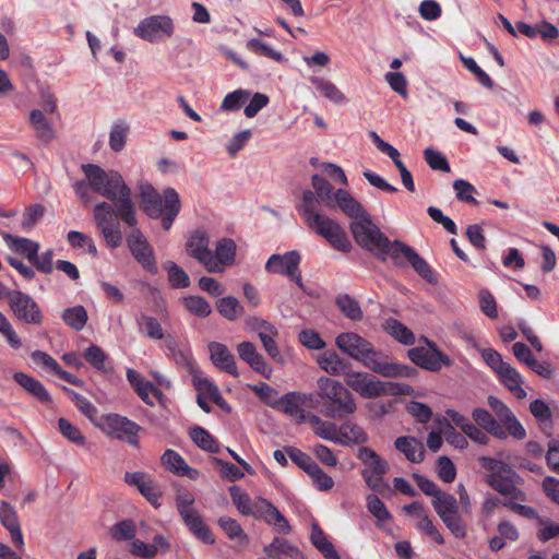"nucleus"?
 <instances>
[{
    "mask_svg": "<svg viewBox=\"0 0 559 559\" xmlns=\"http://www.w3.org/2000/svg\"><path fill=\"white\" fill-rule=\"evenodd\" d=\"M95 425L108 437L127 441L131 445L139 443L138 435L141 427L124 416L114 413L106 414Z\"/></svg>",
    "mask_w": 559,
    "mask_h": 559,
    "instance_id": "obj_11",
    "label": "nucleus"
},
{
    "mask_svg": "<svg viewBox=\"0 0 559 559\" xmlns=\"http://www.w3.org/2000/svg\"><path fill=\"white\" fill-rule=\"evenodd\" d=\"M237 353L245 362H247L255 372L269 379L272 369L265 364L263 356L258 353L257 347L251 342H241L237 345Z\"/></svg>",
    "mask_w": 559,
    "mask_h": 559,
    "instance_id": "obj_23",
    "label": "nucleus"
},
{
    "mask_svg": "<svg viewBox=\"0 0 559 559\" xmlns=\"http://www.w3.org/2000/svg\"><path fill=\"white\" fill-rule=\"evenodd\" d=\"M1 236L11 250L24 255L29 263L39 251V243L29 238L13 236L9 233H1Z\"/></svg>",
    "mask_w": 559,
    "mask_h": 559,
    "instance_id": "obj_26",
    "label": "nucleus"
},
{
    "mask_svg": "<svg viewBox=\"0 0 559 559\" xmlns=\"http://www.w3.org/2000/svg\"><path fill=\"white\" fill-rule=\"evenodd\" d=\"M236 254V243L234 240L229 238L221 239L215 248V252H213L214 261L217 263L218 271L216 273H222L224 271L225 265H230L234 263Z\"/></svg>",
    "mask_w": 559,
    "mask_h": 559,
    "instance_id": "obj_33",
    "label": "nucleus"
},
{
    "mask_svg": "<svg viewBox=\"0 0 559 559\" xmlns=\"http://www.w3.org/2000/svg\"><path fill=\"white\" fill-rule=\"evenodd\" d=\"M367 508L378 520V523L388 522L392 518L385 504L376 495H369L367 497Z\"/></svg>",
    "mask_w": 559,
    "mask_h": 559,
    "instance_id": "obj_63",
    "label": "nucleus"
},
{
    "mask_svg": "<svg viewBox=\"0 0 559 559\" xmlns=\"http://www.w3.org/2000/svg\"><path fill=\"white\" fill-rule=\"evenodd\" d=\"M247 48L250 51H252L259 56H264V57L271 58L277 62H281L284 60V56L280 51L274 50L273 48L267 46L265 43H263L262 40L257 39V38H252V39L248 40Z\"/></svg>",
    "mask_w": 559,
    "mask_h": 559,
    "instance_id": "obj_59",
    "label": "nucleus"
},
{
    "mask_svg": "<svg viewBox=\"0 0 559 559\" xmlns=\"http://www.w3.org/2000/svg\"><path fill=\"white\" fill-rule=\"evenodd\" d=\"M386 332L404 345H413L415 343L414 333L403 323L395 319L385 322Z\"/></svg>",
    "mask_w": 559,
    "mask_h": 559,
    "instance_id": "obj_45",
    "label": "nucleus"
},
{
    "mask_svg": "<svg viewBox=\"0 0 559 559\" xmlns=\"http://www.w3.org/2000/svg\"><path fill=\"white\" fill-rule=\"evenodd\" d=\"M346 384L364 399H376L383 394H405L408 386L395 382H382L366 372L349 371L345 378Z\"/></svg>",
    "mask_w": 559,
    "mask_h": 559,
    "instance_id": "obj_8",
    "label": "nucleus"
},
{
    "mask_svg": "<svg viewBox=\"0 0 559 559\" xmlns=\"http://www.w3.org/2000/svg\"><path fill=\"white\" fill-rule=\"evenodd\" d=\"M61 318L71 329L74 331H81L84 329L88 316L85 308L79 305L64 309Z\"/></svg>",
    "mask_w": 559,
    "mask_h": 559,
    "instance_id": "obj_42",
    "label": "nucleus"
},
{
    "mask_svg": "<svg viewBox=\"0 0 559 559\" xmlns=\"http://www.w3.org/2000/svg\"><path fill=\"white\" fill-rule=\"evenodd\" d=\"M406 251L408 253L406 260L412 265V267L418 273V275H420L429 283H435L436 277L426 260L421 258L413 248L407 249Z\"/></svg>",
    "mask_w": 559,
    "mask_h": 559,
    "instance_id": "obj_49",
    "label": "nucleus"
},
{
    "mask_svg": "<svg viewBox=\"0 0 559 559\" xmlns=\"http://www.w3.org/2000/svg\"><path fill=\"white\" fill-rule=\"evenodd\" d=\"M335 343L349 357L362 362L370 370L388 378H411L417 371L411 366L389 362L374 350L370 342L353 332L341 333Z\"/></svg>",
    "mask_w": 559,
    "mask_h": 559,
    "instance_id": "obj_3",
    "label": "nucleus"
},
{
    "mask_svg": "<svg viewBox=\"0 0 559 559\" xmlns=\"http://www.w3.org/2000/svg\"><path fill=\"white\" fill-rule=\"evenodd\" d=\"M307 420L313 426V431L318 437L335 443L346 444V441L338 436L335 424L324 421L314 414H309Z\"/></svg>",
    "mask_w": 559,
    "mask_h": 559,
    "instance_id": "obj_32",
    "label": "nucleus"
},
{
    "mask_svg": "<svg viewBox=\"0 0 559 559\" xmlns=\"http://www.w3.org/2000/svg\"><path fill=\"white\" fill-rule=\"evenodd\" d=\"M425 342L427 347L418 346L408 350V357L416 366L438 372L443 366L450 367L453 365L451 358L440 352L433 342L427 338Z\"/></svg>",
    "mask_w": 559,
    "mask_h": 559,
    "instance_id": "obj_14",
    "label": "nucleus"
},
{
    "mask_svg": "<svg viewBox=\"0 0 559 559\" xmlns=\"http://www.w3.org/2000/svg\"><path fill=\"white\" fill-rule=\"evenodd\" d=\"M13 379L23 390H25L28 394L37 399L39 402H51L50 394L39 380L21 371L14 372Z\"/></svg>",
    "mask_w": 559,
    "mask_h": 559,
    "instance_id": "obj_25",
    "label": "nucleus"
},
{
    "mask_svg": "<svg viewBox=\"0 0 559 559\" xmlns=\"http://www.w3.org/2000/svg\"><path fill=\"white\" fill-rule=\"evenodd\" d=\"M209 237L203 230H195L189 237L186 248L190 257L198 260L207 272L215 273L219 269L214 261L213 252L209 249Z\"/></svg>",
    "mask_w": 559,
    "mask_h": 559,
    "instance_id": "obj_17",
    "label": "nucleus"
},
{
    "mask_svg": "<svg viewBox=\"0 0 559 559\" xmlns=\"http://www.w3.org/2000/svg\"><path fill=\"white\" fill-rule=\"evenodd\" d=\"M84 358L93 368L100 372L106 373L111 370L108 355L97 345L88 346L84 350Z\"/></svg>",
    "mask_w": 559,
    "mask_h": 559,
    "instance_id": "obj_38",
    "label": "nucleus"
},
{
    "mask_svg": "<svg viewBox=\"0 0 559 559\" xmlns=\"http://www.w3.org/2000/svg\"><path fill=\"white\" fill-rule=\"evenodd\" d=\"M300 259V254L297 251L272 254L265 263V271L272 274L295 276Z\"/></svg>",
    "mask_w": 559,
    "mask_h": 559,
    "instance_id": "obj_18",
    "label": "nucleus"
},
{
    "mask_svg": "<svg viewBox=\"0 0 559 559\" xmlns=\"http://www.w3.org/2000/svg\"><path fill=\"white\" fill-rule=\"evenodd\" d=\"M439 428L444 436L445 441L451 445L460 450H463L467 447L468 443L465 436L456 431L447 418L439 420Z\"/></svg>",
    "mask_w": 559,
    "mask_h": 559,
    "instance_id": "obj_52",
    "label": "nucleus"
},
{
    "mask_svg": "<svg viewBox=\"0 0 559 559\" xmlns=\"http://www.w3.org/2000/svg\"><path fill=\"white\" fill-rule=\"evenodd\" d=\"M478 461L486 471V484L507 498L502 503L506 508L526 519H540L533 507L522 504L527 500L525 491L520 488L524 479L512 467L501 460L489 456H480Z\"/></svg>",
    "mask_w": 559,
    "mask_h": 559,
    "instance_id": "obj_2",
    "label": "nucleus"
},
{
    "mask_svg": "<svg viewBox=\"0 0 559 559\" xmlns=\"http://www.w3.org/2000/svg\"><path fill=\"white\" fill-rule=\"evenodd\" d=\"M135 392L145 404L151 406L154 405L152 397L156 399L160 404H163L165 400L163 392L150 381L141 384V386L135 390Z\"/></svg>",
    "mask_w": 559,
    "mask_h": 559,
    "instance_id": "obj_64",
    "label": "nucleus"
},
{
    "mask_svg": "<svg viewBox=\"0 0 559 559\" xmlns=\"http://www.w3.org/2000/svg\"><path fill=\"white\" fill-rule=\"evenodd\" d=\"M209 350L211 361L217 369L235 378L239 377L235 356L225 344L211 342L209 344Z\"/></svg>",
    "mask_w": 559,
    "mask_h": 559,
    "instance_id": "obj_21",
    "label": "nucleus"
},
{
    "mask_svg": "<svg viewBox=\"0 0 559 559\" xmlns=\"http://www.w3.org/2000/svg\"><path fill=\"white\" fill-rule=\"evenodd\" d=\"M395 449L404 454L407 461L418 464L425 459V448L420 440L409 437L402 436L394 441Z\"/></svg>",
    "mask_w": 559,
    "mask_h": 559,
    "instance_id": "obj_24",
    "label": "nucleus"
},
{
    "mask_svg": "<svg viewBox=\"0 0 559 559\" xmlns=\"http://www.w3.org/2000/svg\"><path fill=\"white\" fill-rule=\"evenodd\" d=\"M174 33V21L168 15H151L143 19L134 28L135 36L150 43L170 38Z\"/></svg>",
    "mask_w": 559,
    "mask_h": 559,
    "instance_id": "obj_15",
    "label": "nucleus"
},
{
    "mask_svg": "<svg viewBox=\"0 0 559 559\" xmlns=\"http://www.w3.org/2000/svg\"><path fill=\"white\" fill-rule=\"evenodd\" d=\"M258 518H262L269 525H272L280 533L289 534L292 531L286 518L266 499H258Z\"/></svg>",
    "mask_w": 559,
    "mask_h": 559,
    "instance_id": "obj_22",
    "label": "nucleus"
},
{
    "mask_svg": "<svg viewBox=\"0 0 559 559\" xmlns=\"http://www.w3.org/2000/svg\"><path fill=\"white\" fill-rule=\"evenodd\" d=\"M216 308L218 313L229 321L237 320L243 313V307L238 299L233 296L218 299Z\"/></svg>",
    "mask_w": 559,
    "mask_h": 559,
    "instance_id": "obj_41",
    "label": "nucleus"
},
{
    "mask_svg": "<svg viewBox=\"0 0 559 559\" xmlns=\"http://www.w3.org/2000/svg\"><path fill=\"white\" fill-rule=\"evenodd\" d=\"M29 122L35 131L36 138L41 143L48 144L55 139V130L41 110L33 109L29 114Z\"/></svg>",
    "mask_w": 559,
    "mask_h": 559,
    "instance_id": "obj_29",
    "label": "nucleus"
},
{
    "mask_svg": "<svg viewBox=\"0 0 559 559\" xmlns=\"http://www.w3.org/2000/svg\"><path fill=\"white\" fill-rule=\"evenodd\" d=\"M130 228L131 230L127 236V245L131 254L144 270L151 274H156L157 265L152 246L140 228H138V225Z\"/></svg>",
    "mask_w": 559,
    "mask_h": 559,
    "instance_id": "obj_16",
    "label": "nucleus"
},
{
    "mask_svg": "<svg viewBox=\"0 0 559 559\" xmlns=\"http://www.w3.org/2000/svg\"><path fill=\"white\" fill-rule=\"evenodd\" d=\"M190 438L192 441L202 450L210 453H217L219 445L211 433L200 426H195L190 429Z\"/></svg>",
    "mask_w": 559,
    "mask_h": 559,
    "instance_id": "obj_40",
    "label": "nucleus"
},
{
    "mask_svg": "<svg viewBox=\"0 0 559 559\" xmlns=\"http://www.w3.org/2000/svg\"><path fill=\"white\" fill-rule=\"evenodd\" d=\"M266 331L259 332V338L267 355L274 360H281L282 356L274 337L277 335V329L274 325H265Z\"/></svg>",
    "mask_w": 559,
    "mask_h": 559,
    "instance_id": "obj_53",
    "label": "nucleus"
},
{
    "mask_svg": "<svg viewBox=\"0 0 559 559\" xmlns=\"http://www.w3.org/2000/svg\"><path fill=\"white\" fill-rule=\"evenodd\" d=\"M334 209H340L346 216L352 218L350 231L357 242L358 227L361 226L364 233L370 230L374 225L364 206L345 189H337L333 193Z\"/></svg>",
    "mask_w": 559,
    "mask_h": 559,
    "instance_id": "obj_10",
    "label": "nucleus"
},
{
    "mask_svg": "<svg viewBox=\"0 0 559 559\" xmlns=\"http://www.w3.org/2000/svg\"><path fill=\"white\" fill-rule=\"evenodd\" d=\"M124 481L138 488V490L155 507H157L158 500L162 497V492L155 481L150 475L143 472H127L124 474Z\"/></svg>",
    "mask_w": 559,
    "mask_h": 559,
    "instance_id": "obj_19",
    "label": "nucleus"
},
{
    "mask_svg": "<svg viewBox=\"0 0 559 559\" xmlns=\"http://www.w3.org/2000/svg\"><path fill=\"white\" fill-rule=\"evenodd\" d=\"M498 378L500 382L518 399L523 400L526 397V392L522 388L523 378L520 372L509 365L504 370H502Z\"/></svg>",
    "mask_w": 559,
    "mask_h": 559,
    "instance_id": "obj_31",
    "label": "nucleus"
},
{
    "mask_svg": "<svg viewBox=\"0 0 559 559\" xmlns=\"http://www.w3.org/2000/svg\"><path fill=\"white\" fill-rule=\"evenodd\" d=\"M311 543L324 556L325 559H341L332 543L326 538L324 532L318 524L311 528Z\"/></svg>",
    "mask_w": 559,
    "mask_h": 559,
    "instance_id": "obj_36",
    "label": "nucleus"
},
{
    "mask_svg": "<svg viewBox=\"0 0 559 559\" xmlns=\"http://www.w3.org/2000/svg\"><path fill=\"white\" fill-rule=\"evenodd\" d=\"M320 202L322 201L314 191L306 190L302 192V200L297 205V211L306 225L323 237L334 249L343 252L350 251L352 242L342 226L335 219L317 211Z\"/></svg>",
    "mask_w": 559,
    "mask_h": 559,
    "instance_id": "obj_4",
    "label": "nucleus"
},
{
    "mask_svg": "<svg viewBox=\"0 0 559 559\" xmlns=\"http://www.w3.org/2000/svg\"><path fill=\"white\" fill-rule=\"evenodd\" d=\"M229 493L233 503L241 514L258 518V500L252 502L250 497L238 486H231L229 488Z\"/></svg>",
    "mask_w": 559,
    "mask_h": 559,
    "instance_id": "obj_35",
    "label": "nucleus"
},
{
    "mask_svg": "<svg viewBox=\"0 0 559 559\" xmlns=\"http://www.w3.org/2000/svg\"><path fill=\"white\" fill-rule=\"evenodd\" d=\"M335 304L341 312L348 319L360 320L362 318L359 304L348 294H340L335 299Z\"/></svg>",
    "mask_w": 559,
    "mask_h": 559,
    "instance_id": "obj_46",
    "label": "nucleus"
},
{
    "mask_svg": "<svg viewBox=\"0 0 559 559\" xmlns=\"http://www.w3.org/2000/svg\"><path fill=\"white\" fill-rule=\"evenodd\" d=\"M176 508L177 511L190 531V533L200 542L204 544H214L215 537L209 527V525L204 522L203 518L199 513V511L193 507L194 497L192 493H182L176 497Z\"/></svg>",
    "mask_w": 559,
    "mask_h": 559,
    "instance_id": "obj_9",
    "label": "nucleus"
},
{
    "mask_svg": "<svg viewBox=\"0 0 559 559\" xmlns=\"http://www.w3.org/2000/svg\"><path fill=\"white\" fill-rule=\"evenodd\" d=\"M319 366L331 376H345L349 370V362L341 358L335 352H325L317 359Z\"/></svg>",
    "mask_w": 559,
    "mask_h": 559,
    "instance_id": "obj_28",
    "label": "nucleus"
},
{
    "mask_svg": "<svg viewBox=\"0 0 559 559\" xmlns=\"http://www.w3.org/2000/svg\"><path fill=\"white\" fill-rule=\"evenodd\" d=\"M357 229V245L362 249L371 252L381 261L391 258L396 265H402V257L407 259V249L412 247L400 240H390L374 224L370 230L364 233L361 226Z\"/></svg>",
    "mask_w": 559,
    "mask_h": 559,
    "instance_id": "obj_7",
    "label": "nucleus"
},
{
    "mask_svg": "<svg viewBox=\"0 0 559 559\" xmlns=\"http://www.w3.org/2000/svg\"><path fill=\"white\" fill-rule=\"evenodd\" d=\"M8 306L14 318L24 324L40 325L44 322V313L39 305L26 293L10 290Z\"/></svg>",
    "mask_w": 559,
    "mask_h": 559,
    "instance_id": "obj_12",
    "label": "nucleus"
},
{
    "mask_svg": "<svg viewBox=\"0 0 559 559\" xmlns=\"http://www.w3.org/2000/svg\"><path fill=\"white\" fill-rule=\"evenodd\" d=\"M358 460L366 466L361 476L367 486L373 491H381L385 487L383 475L389 471V463L383 460L374 450L361 447L357 452Z\"/></svg>",
    "mask_w": 559,
    "mask_h": 559,
    "instance_id": "obj_13",
    "label": "nucleus"
},
{
    "mask_svg": "<svg viewBox=\"0 0 559 559\" xmlns=\"http://www.w3.org/2000/svg\"><path fill=\"white\" fill-rule=\"evenodd\" d=\"M338 436L346 441V444L349 442L362 444L368 441V436L364 429L359 425L353 423H345L341 425Z\"/></svg>",
    "mask_w": 559,
    "mask_h": 559,
    "instance_id": "obj_48",
    "label": "nucleus"
},
{
    "mask_svg": "<svg viewBox=\"0 0 559 559\" xmlns=\"http://www.w3.org/2000/svg\"><path fill=\"white\" fill-rule=\"evenodd\" d=\"M250 93L245 90H237L227 94L221 105L224 110L235 111L240 109L248 100Z\"/></svg>",
    "mask_w": 559,
    "mask_h": 559,
    "instance_id": "obj_58",
    "label": "nucleus"
},
{
    "mask_svg": "<svg viewBox=\"0 0 559 559\" xmlns=\"http://www.w3.org/2000/svg\"><path fill=\"white\" fill-rule=\"evenodd\" d=\"M318 396L323 401V414L331 418H343L356 412L353 394L337 380L318 379Z\"/></svg>",
    "mask_w": 559,
    "mask_h": 559,
    "instance_id": "obj_6",
    "label": "nucleus"
},
{
    "mask_svg": "<svg viewBox=\"0 0 559 559\" xmlns=\"http://www.w3.org/2000/svg\"><path fill=\"white\" fill-rule=\"evenodd\" d=\"M311 83L324 97L331 102L341 104L346 100L344 94L331 81L314 76L311 79Z\"/></svg>",
    "mask_w": 559,
    "mask_h": 559,
    "instance_id": "obj_44",
    "label": "nucleus"
},
{
    "mask_svg": "<svg viewBox=\"0 0 559 559\" xmlns=\"http://www.w3.org/2000/svg\"><path fill=\"white\" fill-rule=\"evenodd\" d=\"M162 464L177 475H183L185 472H189V465L183 457L171 449L166 450L162 455Z\"/></svg>",
    "mask_w": 559,
    "mask_h": 559,
    "instance_id": "obj_50",
    "label": "nucleus"
},
{
    "mask_svg": "<svg viewBox=\"0 0 559 559\" xmlns=\"http://www.w3.org/2000/svg\"><path fill=\"white\" fill-rule=\"evenodd\" d=\"M265 554L272 559L297 558L299 550L292 543L283 538H274V540L264 547Z\"/></svg>",
    "mask_w": 559,
    "mask_h": 559,
    "instance_id": "obj_34",
    "label": "nucleus"
},
{
    "mask_svg": "<svg viewBox=\"0 0 559 559\" xmlns=\"http://www.w3.org/2000/svg\"><path fill=\"white\" fill-rule=\"evenodd\" d=\"M164 270L167 272L168 282L173 288H187L190 286L191 281L187 272L174 261H166L163 264Z\"/></svg>",
    "mask_w": 559,
    "mask_h": 559,
    "instance_id": "obj_39",
    "label": "nucleus"
},
{
    "mask_svg": "<svg viewBox=\"0 0 559 559\" xmlns=\"http://www.w3.org/2000/svg\"><path fill=\"white\" fill-rule=\"evenodd\" d=\"M311 183L314 192L322 203H324L329 209H334L332 185L324 177L319 175H313L311 177Z\"/></svg>",
    "mask_w": 559,
    "mask_h": 559,
    "instance_id": "obj_47",
    "label": "nucleus"
},
{
    "mask_svg": "<svg viewBox=\"0 0 559 559\" xmlns=\"http://www.w3.org/2000/svg\"><path fill=\"white\" fill-rule=\"evenodd\" d=\"M82 170L90 181L91 189L112 202H98L93 209V217L106 245L110 248H118L122 243V233L118 219L129 227L138 225L132 191L117 170L106 171L95 164H84Z\"/></svg>",
    "mask_w": 559,
    "mask_h": 559,
    "instance_id": "obj_1",
    "label": "nucleus"
},
{
    "mask_svg": "<svg viewBox=\"0 0 559 559\" xmlns=\"http://www.w3.org/2000/svg\"><path fill=\"white\" fill-rule=\"evenodd\" d=\"M110 534L117 540L133 539L136 535L135 523L132 520L120 521L111 527Z\"/></svg>",
    "mask_w": 559,
    "mask_h": 559,
    "instance_id": "obj_57",
    "label": "nucleus"
},
{
    "mask_svg": "<svg viewBox=\"0 0 559 559\" xmlns=\"http://www.w3.org/2000/svg\"><path fill=\"white\" fill-rule=\"evenodd\" d=\"M431 504L439 518H443L459 510L456 498L442 490L432 499Z\"/></svg>",
    "mask_w": 559,
    "mask_h": 559,
    "instance_id": "obj_43",
    "label": "nucleus"
},
{
    "mask_svg": "<svg viewBox=\"0 0 559 559\" xmlns=\"http://www.w3.org/2000/svg\"><path fill=\"white\" fill-rule=\"evenodd\" d=\"M140 328H144L145 335L151 340H162L165 337L162 324L154 317L141 314L138 319Z\"/></svg>",
    "mask_w": 559,
    "mask_h": 559,
    "instance_id": "obj_56",
    "label": "nucleus"
},
{
    "mask_svg": "<svg viewBox=\"0 0 559 559\" xmlns=\"http://www.w3.org/2000/svg\"><path fill=\"white\" fill-rule=\"evenodd\" d=\"M440 519L454 537L464 538L466 536L467 526L459 510Z\"/></svg>",
    "mask_w": 559,
    "mask_h": 559,
    "instance_id": "obj_55",
    "label": "nucleus"
},
{
    "mask_svg": "<svg viewBox=\"0 0 559 559\" xmlns=\"http://www.w3.org/2000/svg\"><path fill=\"white\" fill-rule=\"evenodd\" d=\"M58 427L61 435L69 441L76 445H83L85 443V437L82 435L80 429L72 425L68 419L62 417L59 418Z\"/></svg>",
    "mask_w": 559,
    "mask_h": 559,
    "instance_id": "obj_60",
    "label": "nucleus"
},
{
    "mask_svg": "<svg viewBox=\"0 0 559 559\" xmlns=\"http://www.w3.org/2000/svg\"><path fill=\"white\" fill-rule=\"evenodd\" d=\"M285 451L290 457V460L307 474H309L311 469H313L314 466L317 465V463L311 459L310 455H308L307 453L302 452L297 448L287 447L285 448Z\"/></svg>",
    "mask_w": 559,
    "mask_h": 559,
    "instance_id": "obj_61",
    "label": "nucleus"
},
{
    "mask_svg": "<svg viewBox=\"0 0 559 559\" xmlns=\"http://www.w3.org/2000/svg\"><path fill=\"white\" fill-rule=\"evenodd\" d=\"M424 157L427 164L433 170H439L443 173H449L451 170L449 162L445 158V156L431 147H427L424 151Z\"/></svg>",
    "mask_w": 559,
    "mask_h": 559,
    "instance_id": "obj_62",
    "label": "nucleus"
},
{
    "mask_svg": "<svg viewBox=\"0 0 559 559\" xmlns=\"http://www.w3.org/2000/svg\"><path fill=\"white\" fill-rule=\"evenodd\" d=\"M301 399L300 392H288L278 400L277 407L284 414L296 417L299 421H305L308 419V415L304 412Z\"/></svg>",
    "mask_w": 559,
    "mask_h": 559,
    "instance_id": "obj_30",
    "label": "nucleus"
},
{
    "mask_svg": "<svg viewBox=\"0 0 559 559\" xmlns=\"http://www.w3.org/2000/svg\"><path fill=\"white\" fill-rule=\"evenodd\" d=\"M182 304L188 312L200 318H206L212 313L210 304L201 296H187Z\"/></svg>",
    "mask_w": 559,
    "mask_h": 559,
    "instance_id": "obj_51",
    "label": "nucleus"
},
{
    "mask_svg": "<svg viewBox=\"0 0 559 559\" xmlns=\"http://www.w3.org/2000/svg\"><path fill=\"white\" fill-rule=\"evenodd\" d=\"M139 194L142 209L147 216L153 219L162 218L163 228L169 230L181 209L177 191L167 188L162 198L150 182L143 181L139 183Z\"/></svg>",
    "mask_w": 559,
    "mask_h": 559,
    "instance_id": "obj_5",
    "label": "nucleus"
},
{
    "mask_svg": "<svg viewBox=\"0 0 559 559\" xmlns=\"http://www.w3.org/2000/svg\"><path fill=\"white\" fill-rule=\"evenodd\" d=\"M472 416L477 425L486 432L501 440L507 439V432L503 426L487 409L475 408Z\"/></svg>",
    "mask_w": 559,
    "mask_h": 559,
    "instance_id": "obj_27",
    "label": "nucleus"
},
{
    "mask_svg": "<svg viewBox=\"0 0 559 559\" xmlns=\"http://www.w3.org/2000/svg\"><path fill=\"white\" fill-rule=\"evenodd\" d=\"M0 522L9 531L15 548L20 551H24V538L16 511L14 507L7 501H1L0 503Z\"/></svg>",
    "mask_w": 559,
    "mask_h": 559,
    "instance_id": "obj_20",
    "label": "nucleus"
},
{
    "mask_svg": "<svg viewBox=\"0 0 559 559\" xmlns=\"http://www.w3.org/2000/svg\"><path fill=\"white\" fill-rule=\"evenodd\" d=\"M218 525L230 539H237L240 543L248 542L247 534L235 519L222 516L218 519Z\"/></svg>",
    "mask_w": 559,
    "mask_h": 559,
    "instance_id": "obj_54",
    "label": "nucleus"
},
{
    "mask_svg": "<svg viewBox=\"0 0 559 559\" xmlns=\"http://www.w3.org/2000/svg\"><path fill=\"white\" fill-rule=\"evenodd\" d=\"M164 347L166 355L170 357L176 362V365L180 367L191 366V355L189 349L181 348L173 336H166Z\"/></svg>",
    "mask_w": 559,
    "mask_h": 559,
    "instance_id": "obj_37",
    "label": "nucleus"
}]
</instances>
